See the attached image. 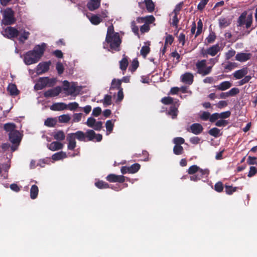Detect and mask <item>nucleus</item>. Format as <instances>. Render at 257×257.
Segmentation results:
<instances>
[{"instance_id": "6e6d98bb", "label": "nucleus", "mask_w": 257, "mask_h": 257, "mask_svg": "<svg viewBox=\"0 0 257 257\" xmlns=\"http://www.w3.org/2000/svg\"><path fill=\"white\" fill-rule=\"evenodd\" d=\"M56 70L59 75H61L64 71V68L62 63L58 62L56 66Z\"/></svg>"}, {"instance_id": "338daca9", "label": "nucleus", "mask_w": 257, "mask_h": 257, "mask_svg": "<svg viewBox=\"0 0 257 257\" xmlns=\"http://www.w3.org/2000/svg\"><path fill=\"white\" fill-rule=\"evenodd\" d=\"M174 41V37L171 35H168L165 38V45H171Z\"/></svg>"}, {"instance_id": "37998d69", "label": "nucleus", "mask_w": 257, "mask_h": 257, "mask_svg": "<svg viewBox=\"0 0 257 257\" xmlns=\"http://www.w3.org/2000/svg\"><path fill=\"white\" fill-rule=\"evenodd\" d=\"M173 152L176 155L182 154L184 152L183 147L180 145H175L173 148Z\"/></svg>"}, {"instance_id": "f8f14e48", "label": "nucleus", "mask_w": 257, "mask_h": 257, "mask_svg": "<svg viewBox=\"0 0 257 257\" xmlns=\"http://www.w3.org/2000/svg\"><path fill=\"white\" fill-rule=\"evenodd\" d=\"M203 130L202 125L198 123H194L191 124L188 131L191 132L194 135H197L201 134Z\"/></svg>"}, {"instance_id": "aec40b11", "label": "nucleus", "mask_w": 257, "mask_h": 257, "mask_svg": "<svg viewBox=\"0 0 257 257\" xmlns=\"http://www.w3.org/2000/svg\"><path fill=\"white\" fill-rule=\"evenodd\" d=\"M100 6V0H90L87 4V8L91 11L97 9Z\"/></svg>"}, {"instance_id": "ddd939ff", "label": "nucleus", "mask_w": 257, "mask_h": 257, "mask_svg": "<svg viewBox=\"0 0 257 257\" xmlns=\"http://www.w3.org/2000/svg\"><path fill=\"white\" fill-rule=\"evenodd\" d=\"M181 81L185 84L191 85L194 81V76L190 72H186L181 76Z\"/></svg>"}, {"instance_id": "4d7b16f0", "label": "nucleus", "mask_w": 257, "mask_h": 257, "mask_svg": "<svg viewBox=\"0 0 257 257\" xmlns=\"http://www.w3.org/2000/svg\"><path fill=\"white\" fill-rule=\"evenodd\" d=\"M105 125H106V128L107 132H108L109 133V134L111 133L113 130V126H114V124H113V123H112L111 120H107L106 122V123H105Z\"/></svg>"}, {"instance_id": "f3484780", "label": "nucleus", "mask_w": 257, "mask_h": 257, "mask_svg": "<svg viewBox=\"0 0 257 257\" xmlns=\"http://www.w3.org/2000/svg\"><path fill=\"white\" fill-rule=\"evenodd\" d=\"M247 73V68L244 67L241 69L235 71L233 73V76L236 79H240L246 76Z\"/></svg>"}, {"instance_id": "79ce46f5", "label": "nucleus", "mask_w": 257, "mask_h": 257, "mask_svg": "<svg viewBox=\"0 0 257 257\" xmlns=\"http://www.w3.org/2000/svg\"><path fill=\"white\" fill-rule=\"evenodd\" d=\"M141 166L138 163H135L128 167L130 174H134L137 172L140 169Z\"/></svg>"}, {"instance_id": "603ef678", "label": "nucleus", "mask_w": 257, "mask_h": 257, "mask_svg": "<svg viewBox=\"0 0 257 257\" xmlns=\"http://www.w3.org/2000/svg\"><path fill=\"white\" fill-rule=\"evenodd\" d=\"M214 190L216 192L219 193L222 192L223 190V183L220 181H219L215 183V184L214 185Z\"/></svg>"}, {"instance_id": "473e14b6", "label": "nucleus", "mask_w": 257, "mask_h": 257, "mask_svg": "<svg viewBox=\"0 0 257 257\" xmlns=\"http://www.w3.org/2000/svg\"><path fill=\"white\" fill-rule=\"evenodd\" d=\"M66 157V154L62 151L55 153L52 156V160L58 161Z\"/></svg>"}, {"instance_id": "0e129e2a", "label": "nucleus", "mask_w": 257, "mask_h": 257, "mask_svg": "<svg viewBox=\"0 0 257 257\" xmlns=\"http://www.w3.org/2000/svg\"><path fill=\"white\" fill-rule=\"evenodd\" d=\"M79 107L78 103L76 102H70L67 105V109L70 110H74Z\"/></svg>"}, {"instance_id": "4c0bfd02", "label": "nucleus", "mask_w": 257, "mask_h": 257, "mask_svg": "<svg viewBox=\"0 0 257 257\" xmlns=\"http://www.w3.org/2000/svg\"><path fill=\"white\" fill-rule=\"evenodd\" d=\"M95 186L100 189L109 188L110 187L109 185L103 181H98L95 183Z\"/></svg>"}, {"instance_id": "c03bdc74", "label": "nucleus", "mask_w": 257, "mask_h": 257, "mask_svg": "<svg viewBox=\"0 0 257 257\" xmlns=\"http://www.w3.org/2000/svg\"><path fill=\"white\" fill-rule=\"evenodd\" d=\"M150 48L149 47V46H143L140 51L141 55L144 58L146 57V56L150 53Z\"/></svg>"}, {"instance_id": "6ab92c4d", "label": "nucleus", "mask_w": 257, "mask_h": 257, "mask_svg": "<svg viewBox=\"0 0 257 257\" xmlns=\"http://www.w3.org/2000/svg\"><path fill=\"white\" fill-rule=\"evenodd\" d=\"M67 109V105L64 102L53 103L50 106V109L53 111H61Z\"/></svg>"}, {"instance_id": "72a5a7b5", "label": "nucleus", "mask_w": 257, "mask_h": 257, "mask_svg": "<svg viewBox=\"0 0 257 257\" xmlns=\"http://www.w3.org/2000/svg\"><path fill=\"white\" fill-rule=\"evenodd\" d=\"M89 20L90 22L94 25H97L99 24L102 21V20L100 18V17L96 15H92L90 18Z\"/></svg>"}, {"instance_id": "2eb2a0df", "label": "nucleus", "mask_w": 257, "mask_h": 257, "mask_svg": "<svg viewBox=\"0 0 257 257\" xmlns=\"http://www.w3.org/2000/svg\"><path fill=\"white\" fill-rule=\"evenodd\" d=\"M206 67V60H201L198 61L196 63V67L197 69V72L198 74L203 75L204 70Z\"/></svg>"}, {"instance_id": "bb28decb", "label": "nucleus", "mask_w": 257, "mask_h": 257, "mask_svg": "<svg viewBox=\"0 0 257 257\" xmlns=\"http://www.w3.org/2000/svg\"><path fill=\"white\" fill-rule=\"evenodd\" d=\"M7 89L11 95H17L19 93L16 85L13 83L9 84Z\"/></svg>"}, {"instance_id": "680f3d73", "label": "nucleus", "mask_w": 257, "mask_h": 257, "mask_svg": "<svg viewBox=\"0 0 257 257\" xmlns=\"http://www.w3.org/2000/svg\"><path fill=\"white\" fill-rule=\"evenodd\" d=\"M173 143L175 145H180L183 144L185 143V140L183 138L176 137L173 139Z\"/></svg>"}, {"instance_id": "f257e3e1", "label": "nucleus", "mask_w": 257, "mask_h": 257, "mask_svg": "<svg viewBox=\"0 0 257 257\" xmlns=\"http://www.w3.org/2000/svg\"><path fill=\"white\" fill-rule=\"evenodd\" d=\"M46 48L44 43L36 45L32 50L26 52L24 55V62L27 65L37 63L43 55Z\"/></svg>"}, {"instance_id": "a18cd8bd", "label": "nucleus", "mask_w": 257, "mask_h": 257, "mask_svg": "<svg viewBox=\"0 0 257 257\" xmlns=\"http://www.w3.org/2000/svg\"><path fill=\"white\" fill-rule=\"evenodd\" d=\"M161 102L165 105H169L174 104L173 98L168 96L162 98L161 100Z\"/></svg>"}, {"instance_id": "20e7f679", "label": "nucleus", "mask_w": 257, "mask_h": 257, "mask_svg": "<svg viewBox=\"0 0 257 257\" xmlns=\"http://www.w3.org/2000/svg\"><path fill=\"white\" fill-rule=\"evenodd\" d=\"M2 22L5 25L14 24L16 21L14 11L10 8H7L4 10Z\"/></svg>"}, {"instance_id": "9b49d317", "label": "nucleus", "mask_w": 257, "mask_h": 257, "mask_svg": "<svg viewBox=\"0 0 257 257\" xmlns=\"http://www.w3.org/2000/svg\"><path fill=\"white\" fill-rule=\"evenodd\" d=\"M61 91V88L60 86H57L53 89L48 90L44 93L45 97H51L58 96Z\"/></svg>"}, {"instance_id": "864d4df0", "label": "nucleus", "mask_w": 257, "mask_h": 257, "mask_svg": "<svg viewBox=\"0 0 257 257\" xmlns=\"http://www.w3.org/2000/svg\"><path fill=\"white\" fill-rule=\"evenodd\" d=\"M216 35L214 32H211L210 33L208 36L206 38V40L208 43H213L216 39Z\"/></svg>"}, {"instance_id": "09e8293b", "label": "nucleus", "mask_w": 257, "mask_h": 257, "mask_svg": "<svg viewBox=\"0 0 257 257\" xmlns=\"http://www.w3.org/2000/svg\"><path fill=\"white\" fill-rule=\"evenodd\" d=\"M236 187H233L232 186L225 185V191L228 195H231L236 191Z\"/></svg>"}, {"instance_id": "9d476101", "label": "nucleus", "mask_w": 257, "mask_h": 257, "mask_svg": "<svg viewBox=\"0 0 257 257\" xmlns=\"http://www.w3.org/2000/svg\"><path fill=\"white\" fill-rule=\"evenodd\" d=\"M106 179L109 182L123 183L125 181V177L123 175H116L114 174H110L107 176Z\"/></svg>"}, {"instance_id": "5701e85b", "label": "nucleus", "mask_w": 257, "mask_h": 257, "mask_svg": "<svg viewBox=\"0 0 257 257\" xmlns=\"http://www.w3.org/2000/svg\"><path fill=\"white\" fill-rule=\"evenodd\" d=\"M155 18L152 15L147 16V17H145L144 18L139 17V18H138V19L137 20V21H138V23H142V22H145V24H147L148 25L150 24L153 23L155 21Z\"/></svg>"}, {"instance_id": "4468645a", "label": "nucleus", "mask_w": 257, "mask_h": 257, "mask_svg": "<svg viewBox=\"0 0 257 257\" xmlns=\"http://www.w3.org/2000/svg\"><path fill=\"white\" fill-rule=\"evenodd\" d=\"M47 77H40L35 85L34 88L37 90H42L47 86Z\"/></svg>"}, {"instance_id": "052dcab7", "label": "nucleus", "mask_w": 257, "mask_h": 257, "mask_svg": "<svg viewBox=\"0 0 257 257\" xmlns=\"http://www.w3.org/2000/svg\"><path fill=\"white\" fill-rule=\"evenodd\" d=\"M203 24L201 20H199L197 22V30L195 34V38L199 36L202 31Z\"/></svg>"}, {"instance_id": "39448f33", "label": "nucleus", "mask_w": 257, "mask_h": 257, "mask_svg": "<svg viewBox=\"0 0 257 257\" xmlns=\"http://www.w3.org/2000/svg\"><path fill=\"white\" fill-rule=\"evenodd\" d=\"M247 12L244 11L237 19V26L241 27L245 25L246 29L249 28L252 23V16L251 14L247 16Z\"/></svg>"}, {"instance_id": "7ed1b4c3", "label": "nucleus", "mask_w": 257, "mask_h": 257, "mask_svg": "<svg viewBox=\"0 0 257 257\" xmlns=\"http://www.w3.org/2000/svg\"><path fill=\"white\" fill-rule=\"evenodd\" d=\"M76 139L81 142L92 141L96 139L97 142H100L102 139V136L101 134H96L93 130H88L86 133L78 131L74 133H70Z\"/></svg>"}, {"instance_id": "a211bd4d", "label": "nucleus", "mask_w": 257, "mask_h": 257, "mask_svg": "<svg viewBox=\"0 0 257 257\" xmlns=\"http://www.w3.org/2000/svg\"><path fill=\"white\" fill-rule=\"evenodd\" d=\"M179 104L178 102H176L175 103L173 104L170 107L169 110L168 112V114L171 115L172 118H175L178 112V108L179 107Z\"/></svg>"}, {"instance_id": "e433bc0d", "label": "nucleus", "mask_w": 257, "mask_h": 257, "mask_svg": "<svg viewBox=\"0 0 257 257\" xmlns=\"http://www.w3.org/2000/svg\"><path fill=\"white\" fill-rule=\"evenodd\" d=\"M121 80L119 79L116 80L115 79H113L111 82V86L110 89H113L116 88L117 89H119L120 88H122L121 87Z\"/></svg>"}, {"instance_id": "cd10ccee", "label": "nucleus", "mask_w": 257, "mask_h": 257, "mask_svg": "<svg viewBox=\"0 0 257 257\" xmlns=\"http://www.w3.org/2000/svg\"><path fill=\"white\" fill-rule=\"evenodd\" d=\"M231 23V20L227 18H220L219 19V27L221 28H226Z\"/></svg>"}, {"instance_id": "e2e57ef3", "label": "nucleus", "mask_w": 257, "mask_h": 257, "mask_svg": "<svg viewBox=\"0 0 257 257\" xmlns=\"http://www.w3.org/2000/svg\"><path fill=\"white\" fill-rule=\"evenodd\" d=\"M239 90L238 88L233 87L227 92L229 96H234L239 93Z\"/></svg>"}, {"instance_id": "6e6552de", "label": "nucleus", "mask_w": 257, "mask_h": 257, "mask_svg": "<svg viewBox=\"0 0 257 257\" xmlns=\"http://www.w3.org/2000/svg\"><path fill=\"white\" fill-rule=\"evenodd\" d=\"M51 65V61L40 63L36 68V72L37 74L41 75L48 72Z\"/></svg>"}, {"instance_id": "a19ab883", "label": "nucleus", "mask_w": 257, "mask_h": 257, "mask_svg": "<svg viewBox=\"0 0 257 257\" xmlns=\"http://www.w3.org/2000/svg\"><path fill=\"white\" fill-rule=\"evenodd\" d=\"M71 119L69 114H63L58 117L59 122L60 123H67Z\"/></svg>"}, {"instance_id": "58836bf2", "label": "nucleus", "mask_w": 257, "mask_h": 257, "mask_svg": "<svg viewBox=\"0 0 257 257\" xmlns=\"http://www.w3.org/2000/svg\"><path fill=\"white\" fill-rule=\"evenodd\" d=\"M200 168L196 165H193L190 166L187 171L188 174L194 175L196 174L200 170Z\"/></svg>"}, {"instance_id": "393cba45", "label": "nucleus", "mask_w": 257, "mask_h": 257, "mask_svg": "<svg viewBox=\"0 0 257 257\" xmlns=\"http://www.w3.org/2000/svg\"><path fill=\"white\" fill-rule=\"evenodd\" d=\"M232 85V84L228 81L222 82L219 85L215 86L217 89L224 91L229 89Z\"/></svg>"}, {"instance_id": "412c9836", "label": "nucleus", "mask_w": 257, "mask_h": 257, "mask_svg": "<svg viewBox=\"0 0 257 257\" xmlns=\"http://www.w3.org/2000/svg\"><path fill=\"white\" fill-rule=\"evenodd\" d=\"M48 149L52 151H55L62 149L63 148V144L60 142L55 141L47 145Z\"/></svg>"}, {"instance_id": "4be33fe9", "label": "nucleus", "mask_w": 257, "mask_h": 257, "mask_svg": "<svg viewBox=\"0 0 257 257\" xmlns=\"http://www.w3.org/2000/svg\"><path fill=\"white\" fill-rule=\"evenodd\" d=\"M67 140L68 142V149L73 150L76 146L75 139L73 137V135L69 134L67 137Z\"/></svg>"}, {"instance_id": "c756f323", "label": "nucleus", "mask_w": 257, "mask_h": 257, "mask_svg": "<svg viewBox=\"0 0 257 257\" xmlns=\"http://www.w3.org/2000/svg\"><path fill=\"white\" fill-rule=\"evenodd\" d=\"M39 189L36 185H33L30 189V196L31 199H35L37 197Z\"/></svg>"}, {"instance_id": "dca6fc26", "label": "nucleus", "mask_w": 257, "mask_h": 257, "mask_svg": "<svg viewBox=\"0 0 257 257\" xmlns=\"http://www.w3.org/2000/svg\"><path fill=\"white\" fill-rule=\"evenodd\" d=\"M251 54L250 53H238L235 56V60L242 62L246 61L251 58Z\"/></svg>"}, {"instance_id": "423d86ee", "label": "nucleus", "mask_w": 257, "mask_h": 257, "mask_svg": "<svg viewBox=\"0 0 257 257\" xmlns=\"http://www.w3.org/2000/svg\"><path fill=\"white\" fill-rule=\"evenodd\" d=\"M4 37L9 39L17 38L19 35V31L14 27H8L2 32Z\"/></svg>"}, {"instance_id": "c85d7f7f", "label": "nucleus", "mask_w": 257, "mask_h": 257, "mask_svg": "<svg viewBox=\"0 0 257 257\" xmlns=\"http://www.w3.org/2000/svg\"><path fill=\"white\" fill-rule=\"evenodd\" d=\"M224 67V72H227L231 71L234 68L237 67V64L235 62H228L227 64L224 65L222 64Z\"/></svg>"}, {"instance_id": "a878e982", "label": "nucleus", "mask_w": 257, "mask_h": 257, "mask_svg": "<svg viewBox=\"0 0 257 257\" xmlns=\"http://www.w3.org/2000/svg\"><path fill=\"white\" fill-rule=\"evenodd\" d=\"M128 65V58L125 55H123L122 59L119 61V68L122 71H125Z\"/></svg>"}, {"instance_id": "7c9ffc66", "label": "nucleus", "mask_w": 257, "mask_h": 257, "mask_svg": "<svg viewBox=\"0 0 257 257\" xmlns=\"http://www.w3.org/2000/svg\"><path fill=\"white\" fill-rule=\"evenodd\" d=\"M53 137H54V139L61 141L65 139V135L63 131H58L54 133Z\"/></svg>"}, {"instance_id": "774afa93", "label": "nucleus", "mask_w": 257, "mask_h": 257, "mask_svg": "<svg viewBox=\"0 0 257 257\" xmlns=\"http://www.w3.org/2000/svg\"><path fill=\"white\" fill-rule=\"evenodd\" d=\"M228 123V121L224 119H220L217 120L216 123L215 125L217 126L221 127V126H225L226 125H227Z\"/></svg>"}, {"instance_id": "49530a36", "label": "nucleus", "mask_w": 257, "mask_h": 257, "mask_svg": "<svg viewBox=\"0 0 257 257\" xmlns=\"http://www.w3.org/2000/svg\"><path fill=\"white\" fill-rule=\"evenodd\" d=\"M139 62L137 59H134L132 62V64L129 67V70L132 72H135L139 67Z\"/></svg>"}, {"instance_id": "de8ad7c7", "label": "nucleus", "mask_w": 257, "mask_h": 257, "mask_svg": "<svg viewBox=\"0 0 257 257\" xmlns=\"http://www.w3.org/2000/svg\"><path fill=\"white\" fill-rule=\"evenodd\" d=\"M30 34V33L29 32L26 31L24 30L23 33H21L19 38L20 41L23 42L24 43L25 40L28 39Z\"/></svg>"}, {"instance_id": "1a4fd4ad", "label": "nucleus", "mask_w": 257, "mask_h": 257, "mask_svg": "<svg viewBox=\"0 0 257 257\" xmlns=\"http://www.w3.org/2000/svg\"><path fill=\"white\" fill-rule=\"evenodd\" d=\"M9 138L10 141L17 146L19 145L22 139L21 134L17 130L9 133Z\"/></svg>"}, {"instance_id": "3c124183", "label": "nucleus", "mask_w": 257, "mask_h": 257, "mask_svg": "<svg viewBox=\"0 0 257 257\" xmlns=\"http://www.w3.org/2000/svg\"><path fill=\"white\" fill-rule=\"evenodd\" d=\"M236 52L233 49L228 50L225 54V60H229L235 55Z\"/></svg>"}, {"instance_id": "bf43d9fd", "label": "nucleus", "mask_w": 257, "mask_h": 257, "mask_svg": "<svg viewBox=\"0 0 257 257\" xmlns=\"http://www.w3.org/2000/svg\"><path fill=\"white\" fill-rule=\"evenodd\" d=\"M241 80L238 82V85L240 86L243 85L244 84L248 83L251 79V77L250 75H247L243 77Z\"/></svg>"}, {"instance_id": "f704fd0d", "label": "nucleus", "mask_w": 257, "mask_h": 257, "mask_svg": "<svg viewBox=\"0 0 257 257\" xmlns=\"http://www.w3.org/2000/svg\"><path fill=\"white\" fill-rule=\"evenodd\" d=\"M45 125L48 127H54L57 124L56 118L49 117L45 121Z\"/></svg>"}, {"instance_id": "0eeeda50", "label": "nucleus", "mask_w": 257, "mask_h": 257, "mask_svg": "<svg viewBox=\"0 0 257 257\" xmlns=\"http://www.w3.org/2000/svg\"><path fill=\"white\" fill-rule=\"evenodd\" d=\"M209 174V170L208 169H200L198 172L195 175L191 176L190 179L191 181L196 182L203 178H207Z\"/></svg>"}, {"instance_id": "5fc2aeb1", "label": "nucleus", "mask_w": 257, "mask_h": 257, "mask_svg": "<svg viewBox=\"0 0 257 257\" xmlns=\"http://www.w3.org/2000/svg\"><path fill=\"white\" fill-rule=\"evenodd\" d=\"M208 2L209 0H200L197 6V9L200 11H203Z\"/></svg>"}, {"instance_id": "c9c22d12", "label": "nucleus", "mask_w": 257, "mask_h": 257, "mask_svg": "<svg viewBox=\"0 0 257 257\" xmlns=\"http://www.w3.org/2000/svg\"><path fill=\"white\" fill-rule=\"evenodd\" d=\"M16 124L13 123H7L5 124L4 126V130L6 132H9V133L16 131Z\"/></svg>"}, {"instance_id": "2f4dec72", "label": "nucleus", "mask_w": 257, "mask_h": 257, "mask_svg": "<svg viewBox=\"0 0 257 257\" xmlns=\"http://www.w3.org/2000/svg\"><path fill=\"white\" fill-rule=\"evenodd\" d=\"M144 2L148 12H153L155 10V5L152 0H144Z\"/></svg>"}, {"instance_id": "b1692460", "label": "nucleus", "mask_w": 257, "mask_h": 257, "mask_svg": "<svg viewBox=\"0 0 257 257\" xmlns=\"http://www.w3.org/2000/svg\"><path fill=\"white\" fill-rule=\"evenodd\" d=\"M220 50L218 44H215L208 48L207 53L211 56H215Z\"/></svg>"}, {"instance_id": "8fccbe9b", "label": "nucleus", "mask_w": 257, "mask_h": 257, "mask_svg": "<svg viewBox=\"0 0 257 257\" xmlns=\"http://www.w3.org/2000/svg\"><path fill=\"white\" fill-rule=\"evenodd\" d=\"M220 130L217 127H213L208 131L210 135L216 138L219 136Z\"/></svg>"}, {"instance_id": "69168bd1", "label": "nucleus", "mask_w": 257, "mask_h": 257, "mask_svg": "<svg viewBox=\"0 0 257 257\" xmlns=\"http://www.w3.org/2000/svg\"><path fill=\"white\" fill-rule=\"evenodd\" d=\"M210 113L207 111H203L201 115L200 116V118L201 120L204 121H207L210 119Z\"/></svg>"}, {"instance_id": "f03ea898", "label": "nucleus", "mask_w": 257, "mask_h": 257, "mask_svg": "<svg viewBox=\"0 0 257 257\" xmlns=\"http://www.w3.org/2000/svg\"><path fill=\"white\" fill-rule=\"evenodd\" d=\"M105 42L109 44L110 49L112 53L118 52L120 50V45L121 43L119 35L118 33H114V28L112 25L107 28Z\"/></svg>"}, {"instance_id": "ea45409f", "label": "nucleus", "mask_w": 257, "mask_h": 257, "mask_svg": "<svg viewBox=\"0 0 257 257\" xmlns=\"http://www.w3.org/2000/svg\"><path fill=\"white\" fill-rule=\"evenodd\" d=\"M112 97L110 95L106 94L104 96V99L101 100L104 106L109 105L112 103Z\"/></svg>"}, {"instance_id": "13d9d810", "label": "nucleus", "mask_w": 257, "mask_h": 257, "mask_svg": "<svg viewBox=\"0 0 257 257\" xmlns=\"http://www.w3.org/2000/svg\"><path fill=\"white\" fill-rule=\"evenodd\" d=\"M64 90L68 91V94L72 95L76 91V87L74 85H72L68 88H65Z\"/></svg>"}]
</instances>
